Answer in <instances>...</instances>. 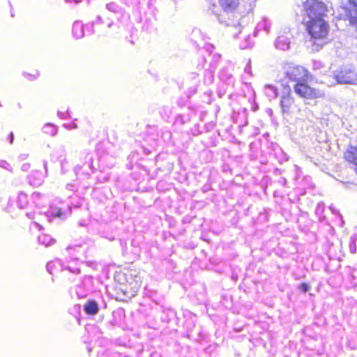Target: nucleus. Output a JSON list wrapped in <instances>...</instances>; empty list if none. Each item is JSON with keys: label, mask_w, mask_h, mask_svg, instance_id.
<instances>
[{"label": "nucleus", "mask_w": 357, "mask_h": 357, "mask_svg": "<svg viewBox=\"0 0 357 357\" xmlns=\"http://www.w3.org/2000/svg\"><path fill=\"white\" fill-rule=\"evenodd\" d=\"M305 22L306 30L311 37V40L325 39L329 31V24L325 18L317 20L304 19Z\"/></svg>", "instance_id": "f257e3e1"}, {"label": "nucleus", "mask_w": 357, "mask_h": 357, "mask_svg": "<svg viewBox=\"0 0 357 357\" xmlns=\"http://www.w3.org/2000/svg\"><path fill=\"white\" fill-rule=\"evenodd\" d=\"M307 20H317L326 17L327 8L319 0H307L303 4Z\"/></svg>", "instance_id": "f03ea898"}, {"label": "nucleus", "mask_w": 357, "mask_h": 357, "mask_svg": "<svg viewBox=\"0 0 357 357\" xmlns=\"http://www.w3.org/2000/svg\"><path fill=\"white\" fill-rule=\"evenodd\" d=\"M282 68L285 76L296 84L307 82L308 79V71L303 66L292 63H286Z\"/></svg>", "instance_id": "7ed1b4c3"}, {"label": "nucleus", "mask_w": 357, "mask_h": 357, "mask_svg": "<svg viewBox=\"0 0 357 357\" xmlns=\"http://www.w3.org/2000/svg\"><path fill=\"white\" fill-rule=\"evenodd\" d=\"M337 84H357V73L351 67H341L333 73Z\"/></svg>", "instance_id": "20e7f679"}, {"label": "nucleus", "mask_w": 357, "mask_h": 357, "mask_svg": "<svg viewBox=\"0 0 357 357\" xmlns=\"http://www.w3.org/2000/svg\"><path fill=\"white\" fill-rule=\"evenodd\" d=\"M340 8L344 11L340 13L341 18L349 20L353 25H357V2L354 0H342Z\"/></svg>", "instance_id": "39448f33"}, {"label": "nucleus", "mask_w": 357, "mask_h": 357, "mask_svg": "<svg viewBox=\"0 0 357 357\" xmlns=\"http://www.w3.org/2000/svg\"><path fill=\"white\" fill-rule=\"evenodd\" d=\"M306 82H301L294 85V91L297 95L305 98H317L323 96L322 92L310 87Z\"/></svg>", "instance_id": "423d86ee"}, {"label": "nucleus", "mask_w": 357, "mask_h": 357, "mask_svg": "<svg viewBox=\"0 0 357 357\" xmlns=\"http://www.w3.org/2000/svg\"><path fill=\"white\" fill-rule=\"evenodd\" d=\"M292 33L289 28H284L280 32L279 36L275 41V47L280 50H288L290 47Z\"/></svg>", "instance_id": "0eeeda50"}, {"label": "nucleus", "mask_w": 357, "mask_h": 357, "mask_svg": "<svg viewBox=\"0 0 357 357\" xmlns=\"http://www.w3.org/2000/svg\"><path fill=\"white\" fill-rule=\"evenodd\" d=\"M293 103L294 98L291 96V88L289 86L284 87L280 101L282 113H289Z\"/></svg>", "instance_id": "6e6552de"}, {"label": "nucleus", "mask_w": 357, "mask_h": 357, "mask_svg": "<svg viewBox=\"0 0 357 357\" xmlns=\"http://www.w3.org/2000/svg\"><path fill=\"white\" fill-rule=\"evenodd\" d=\"M230 29L238 30L239 31V34L242 35L241 38H243V41H241L239 44V46L241 49H247L252 45V41L251 40L250 34L248 33L245 29L242 30L239 25H234Z\"/></svg>", "instance_id": "1a4fd4ad"}, {"label": "nucleus", "mask_w": 357, "mask_h": 357, "mask_svg": "<svg viewBox=\"0 0 357 357\" xmlns=\"http://www.w3.org/2000/svg\"><path fill=\"white\" fill-rule=\"evenodd\" d=\"M64 263L59 259H56L47 264V270L50 274L63 271Z\"/></svg>", "instance_id": "9d476101"}, {"label": "nucleus", "mask_w": 357, "mask_h": 357, "mask_svg": "<svg viewBox=\"0 0 357 357\" xmlns=\"http://www.w3.org/2000/svg\"><path fill=\"white\" fill-rule=\"evenodd\" d=\"M344 158L347 162L357 165V145L348 147L344 153Z\"/></svg>", "instance_id": "9b49d317"}, {"label": "nucleus", "mask_w": 357, "mask_h": 357, "mask_svg": "<svg viewBox=\"0 0 357 357\" xmlns=\"http://www.w3.org/2000/svg\"><path fill=\"white\" fill-rule=\"evenodd\" d=\"M63 270H68L69 272L79 274L80 262L77 259H72L70 261L64 263Z\"/></svg>", "instance_id": "f8f14e48"}, {"label": "nucleus", "mask_w": 357, "mask_h": 357, "mask_svg": "<svg viewBox=\"0 0 357 357\" xmlns=\"http://www.w3.org/2000/svg\"><path fill=\"white\" fill-rule=\"evenodd\" d=\"M44 180V175L39 171L32 172L29 178L30 185L38 187L40 186Z\"/></svg>", "instance_id": "ddd939ff"}, {"label": "nucleus", "mask_w": 357, "mask_h": 357, "mask_svg": "<svg viewBox=\"0 0 357 357\" xmlns=\"http://www.w3.org/2000/svg\"><path fill=\"white\" fill-rule=\"evenodd\" d=\"M84 310L87 314L95 315L99 311V306L96 301L91 300L84 304Z\"/></svg>", "instance_id": "4468645a"}, {"label": "nucleus", "mask_w": 357, "mask_h": 357, "mask_svg": "<svg viewBox=\"0 0 357 357\" xmlns=\"http://www.w3.org/2000/svg\"><path fill=\"white\" fill-rule=\"evenodd\" d=\"M73 34L77 39L81 38L84 36V25L81 22H75L73 25Z\"/></svg>", "instance_id": "2eb2a0df"}, {"label": "nucleus", "mask_w": 357, "mask_h": 357, "mask_svg": "<svg viewBox=\"0 0 357 357\" xmlns=\"http://www.w3.org/2000/svg\"><path fill=\"white\" fill-rule=\"evenodd\" d=\"M264 92L269 100L274 99L278 96L277 89L271 84H266L264 86Z\"/></svg>", "instance_id": "dca6fc26"}, {"label": "nucleus", "mask_w": 357, "mask_h": 357, "mask_svg": "<svg viewBox=\"0 0 357 357\" xmlns=\"http://www.w3.org/2000/svg\"><path fill=\"white\" fill-rule=\"evenodd\" d=\"M271 22L268 19L264 18L257 24L256 26V32L264 31L266 33H268L271 30Z\"/></svg>", "instance_id": "f3484780"}, {"label": "nucleus", "mask_w": 357, "mask_h": 357, "mask_svg": "<svg viewBox=\"0 0 357 357\" xmlns=\"http://www.w3.org/2000/svg\"><path fill=\"white\" fill-rule=\"evenodd\" d=\"M38 243L45 247L52 245L55 243V240L47 234H41L38 237Z\"/></svg>", "instance_id": "a211bd4d"}, {"label": "nucleus", "mask_w": 357, "mask_h": 357, "mask_svg": "<svg viewBox=\"0 0 357 357\" xmlns=\"http://www.w3.org/2000/svg\"><path fill=\"white\" fill-rule=\"evenodd\" d=\"M43 131L50 135L54 136L57 132V128L52 123H46L43 127Z\"/></svg>", "instance_id": "6ab92c4d"}, {"label": "nucleus", "mask_w": 357, "mask_h": 357, "mask_svg": "<svg viewBox=\"0 0 357 357\" xmlns=\"http://www.w3.org/2000/svg\"><path fill=\"white\" fill-rule=\"evenodd\" d=\"M27 195L26 194L21 192L18 195L17 204L20 208H24L27 205Z\"/></svg>", "instance_id": "aec40b11"}, {"label": "nucleus", "mask_w": 357, "mask_h": 357, "mask_svg": "<svg viewBox=\"0 0 357 357\" xmlns=\"http://www.w3.org/2000/svg\"><path fill=\"white\" fill-rule=\"evenodd\" d=\"M107 9L109 11L114 13V14L121 13V8L115 3H109L106 6Z\"/></svg>", "instance_id": "412c9836"}, {"label": "nucleus", "mask_w": 357, "mask_h": 357, "mask_svg": "<svg viewBox=\"0 0 357 357\" xmlns=\"http://www.w3.org/2000/svg\"><path fill=\"white\" fill-rule=\"evenodd\" d=\"M95 23L97 24H105L108 28H111L113 25V22L112 20H110L109 18H107L105 20H103V17L102 16H98L97 20Z\"/></svg>", "instance_id": "4be33fe9"}, {"label": "nucleus", "mask_w": 357, "mask_h": 357, "mask_svg": "<svg viewBox=\"0 0 357 357\" xmlns=\"http://www.w3.org/2000/svg\"><path fill=\"white\" fill-rule=\"evenodd\" d=\"M0 167L11 171L12 168L10 165L6 160H0Z\"/></svg>", "instance_id": "5701e85b"}, {"label": "nucleus", "mask_w": 357, "mask_h": 357, "mask_svg": "<svg viewBox=\"0 0 357 357\" xmlns=\"http://www.w3.org/2000/svg\"><path fill=\"white\" fill-rule=\"evenodd\" d=\"M52 214L54 217L56 218H62L63 213L61 212V208L55 209V211H52Z\"/></svg>", "instance_id": "b1692460"}, {"label": "nucleus", "mask_w": 357, "mask_h": 357, "mask_svg": "<svg viewBox=\"0 0 357 357\" xmlns=\"http://www.w3.org/2000/svg\"><path fill=\"white\" fill-rule=\"evenodd\" d=\"M310 289V287L306 283H302L301 284H300L299 286V289L301 291H302L303 292H307Z\"/></svg>", "instance_id": "393cba45"}, {"label": "nucleus", "mask_w": 357, "mask_h": 357, "mask_svg": "<svg viewBox=\"0 0 357 357\" xmlns=\"http://www.w3.org/2000/svg\"><path fill=\"white\" fill-rule=\"evenodd\" d=\"M58 116L61 118V119H66L68 117H70V114H69V112L68 111H66V112H58Z\"/></svg>", "instance_id": "a878e982"}, {"label": "nucleus", "mask_w": 357, "mask_h": 357, "mask_svg": "<svg viewBox=\"0 0 357 357\" xmlns=\"http://www.w3.org/2000/svg\"><path fill=\"white\" fill-rule=\"evenodd\" d=\"M63 126L68 130L74 129V128H77V125L74 123H70V124H64Z\"/></svg>", "instance_id": "bb28decb"}, {"label": "nucleus", "mask_w": 357, "mask_h": 357, "mask_svg": "<svg viewBox=\"0 0 357 357\" xmlns=\"http://www.w3.org/2000/svg\"><path fill=\"white\" fill-rule=\"evenodd\" d=\"M30 169V165L28 163H24L22 165L21 169L24 172H26Z\"/></svg>", "instance_id": "cd10ccee"}, {"label": "nucleus", "mask_w": 357, "mask_h": 357, "mask_svg": "<svg viewBox=\"0 0 357 357\" xmlns=\"http://www.w3.org/2000/svg\"><path fill=\"white\" fill-rule=\"evenodd\" d=\"M245 72L249 75H251V67L250 63H248L245 68Z\"/></svg>", "instance_id": "c85d7f7f"}, {"label": "nucleus", "mask_w": 357, "mask_h": 357, "mask_svg": "<svg viewBox=\"0 0 357 357\" xmlns=\"http://www.w3.org/2000/svg\"><path fill=\"white\" fill-rule=\"evenodd\" d=\"M40 196V193H38V192H33L32 194V199L35 201Z\"/></svg>", "instance_id": "c756f323"}, {"label": "nucleus", "mask_w": 357, "mask_h": 357, "mask_svg": "<svg viewBox=\"0 0 357 357\" xmlns=\"http://www.w3.org/2000/svg\"><path fill=\"white\" fill-rule=\"evenodd\" d=\"M24 77L27 76V78H29V79H34L36 77V76L29 75V74H26V73H24Z\"/></svg>", "instance_id": "7c9ffc66"}, {"label": "nucleus", "mask_w": 357, "mask_h": 357, "mask_svg": "<svg viewBox=\"0 0 357 357\" xmlns=\"http://www.w3.org/2000/svg\"><path fill=\"white\" fill-rule=\"evenodd\" d=\"M43 165H44V168L45 170V176H47V164L46 161H44Z\"/></svg>", "instance_id": "2f4dec72"}, {"label": "nucleus", "mask_w": 357, "mask_h": 357, "mask_svg": "<svg viewBox=\"0 0 357 357\" xmlns=\"http://www.w3.org/2000/svg\"><path fill=\"white\" fill-rule=\"evenodd\" d=\"M9 138H10V143L12 144L13 142V139H14V135H13V132H10Z\"/></svg>", "instance_id": "473e14b6"}, {"label": "nucleus", "mask_w": 357, "mask_h": 357, "mask_svg": "<svg viewBox=\"0 0 357 357\" xmlns=\"http://www.w3.org/2000/svg\"><path fill=\"white\" fill-rule=\"evenodd\" d=\"M84 280H85V281H88V282H91V276L85 275V276H84Z\"/></svg>", "instance_id": "72a5a7b5"}, {"label": "nucleus", "mask_w": 357, "mask_h": 357, "mask_svg": "<svg viewBox=\"0 0 357 357\" xmlns=\"http://www.w3.org/2000/svg\"><path fill=\"white\" fill-rule=\"evenodd\" d=\"M26 216L30 218V219H33L34 217H33V215L32 213H26Z\"/></svg>", "instance_id": "f704fd0d"}, {"label": "nucleus", "mask_w": 357, "mask_h": 357, "mask_svg": "<svg viewBox=\"0 0 357 357\" xmlns=\"http://www.w3.org/2000/svg\"><path fill=\"white\" fill-rule=\"evenodd\" d=\"M122 17H126V18H128V15H126L125 13H122Z\"/></svg>", "instance_id": "c9c22d12"}, {"label": "nucleus", "mask_w": 357, "mask_h": 357, "mask_svg": "<svg viewBox=\"0 0 357 357\" xmlns=\"http://www.w3.org/2000/svg\"><path fill=\"white\" fill-rule=\"evenodd\" d=\"M34 225H35L36 227H39V229H40V228H41V226H40L38 223H37V222H34Z\"/></svg>", "instance_id": "e433bc0d"}, {"label": "nucleus", "mask_w": 357, "mask_h": 357, "mask_svg": "<svg viewBox=\"0 0 357 357\" xmlns=\"http://www.w3.org/2000/svg\"><path fill=\"white\" fill-rule=\"evenodd\" d=\"M355 171H356V172L357 174V164L356 165V167H355Z\"/></svg>", "instance_id": "4c0bfd02"}, {"label": "nucleus", "mask_w": 357, "mask_h": 357, "mask_svg": "<svg viewBox=\"0 0 357 357\" xmlns=\"http://www.w3.org/2000/svg\"><path fill=\"white\" fill-rule=\"evenodd\" d=\"M234 37H238V34H236V33H234Z\"/></svg>", "instance_id": "58836bf2"}]
</instances>
